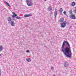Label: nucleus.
<instances>
[{"label": "nucleus", "instance_id": "25", "mask_svg": "<svg viewBox=\"0 0 76 76\" xmlns=\"http://www.w3.org/2000/svg\"><path fill=\"white\" fill-rule=\"evenodd\" d=\"M50 15H53V12L51 11L50 13Z\"/></svg>", "mask_w": 76, "mask_h": 76}, {"label": "nucleus", "instance_id": "29", "mask_svg": "<svg viewBox=\"0 0 76 76\" xmlns=\"http://www.w3.org/2000/svg\"><path fill=\"white\" fill-rule=\"evenodd\" d=\"M45 0V1H47V0Z\"/></svg>", "mask_w": 76, "mask_h": 76}, {"label": "nucleus", "instance_id": "12", "mask_svg": "<svg viewBox=\"0 0 76 76\" xmlns=\"http://www.w3.org/2000/svg\"><path fill=\"white\" fill-rule=\"evenodd\" d=\"M48 10H49V11H50V10H52V8H51V7H49L48 9Z\"/></svg>", "mask_w": 76, "mask_h": 76}, {"label": "nucleus", "instance_id": "26", "mask_svg": "<svg viewBox=\"0 0 76 76\" xmlns=\"http://www.w3.org/2000/svg\"><path fill=\"white\" fill-rule=\"evenodd\" d=\"M26 52H27V53H29V50H27L26 51Z\"/></svg>", "mask_w": 76, "mask_h": 76}, {"label": "nucleus", "instance_id": "20", "mask_svg": "<svg viewBox=\"0 0 76 76\" xmlns=\"http://www.w3.org/2000/svg\"><path fill=\"white\" fill-rule=\"evenodd\" d=\"M7 6H9V7H10V4H9V3H7Z\"/></svg>", "mask_w": 76, "mask_h": 76}, {"label": "nucleus", "instance_id": "11", "mask_svg": "<svg viewBox=\"0 0 76 76\" xmlns=\"http://www.w3.org/2000/svg\"><path fill=\"white\" fill-rule=\"evenodd\" d=\"M7 20L9 22H10L11 21V18H10V17H9L8 18Z\"/></svg>", "mask_w": 76, "mask_h": 76}, {"label": "nucleus", "instance_id": "19", "mask_svg": "<svg viewBox=\"0 0 76 76\" xmlns=\"http://www.w3.org/2000/svg\"><path fill=\"white\" fill-rule=\"evenodd\" d=\"M64 14V15H66V11H64L63 12Z\"/></svg>", "mask_w": 76, "mask_h": 76}, {"label": "nucleus", "instance_id": "2", "mask_svg": "<svg viewBox=\"0 0 76 76\" xmlns=\"http://www.w3.org/2000/svg\"><path fill=\"white\" fill-rule=\"evenodd\" d=\"M26 3L28 6H32V0H26Z\"/></svg>", "mask_w": 76, "mask_h": 76}, {"label": "nucleus", "instance_id": "13", "mask_svg": "<svg viewBox=\"0 0 76 76\" xmlns=\"http://www.w3.org/2000/svg\"><path fill=\"white\" fill-rule=\"evenodd\" d=\"M3 50V47L2 46H0V52L1 51Z\"/></svg>", "mask_w": 76, "mask_h": 76}, {"label": "nucleus", "instance_id": "5", "mask_svg": "<svg viewBox=\"0 0 76 76\" xmlns=\"http://www.w3.org/2000/svg\"><path fill=\"white\" fill-rule=\"evenodd\" d=\"M32 15L31 14H26L24 15V17L25 18H26L27 17H29V16H31Z\"/></svg>", "mask_w": 76, "mask_h": 76}, {"label": "nucleus", "instance_id": "30", "mask_svg": "<svg viewBox=\"0 0 76 76\" xmlns=\"http://www.w3.org/2000/svg\"><path fill=\"white\" fill-rule=\"evenodd\" d=\"M1 56V54H0V56Z\"/></svg>", "mask_w": 76, "mask_h": 76}, {"label": "nucleus", "instance_id": "18", "mask_svg": "<svg viewBox=\"0 0 76 76\" xmlns=\"http://www.w3.org/2000/svg\"><path fill=\"white\" fill-rule=\"evenodd\" d=\"M21 17H18V16H16V19H21V18H20Z\"/></svg>", "mask_w": 76, "mask_h": 76}, {"label": "nucleus", "instance_id": "21", "mask_svg": "<svg viewBox=\"0 0 76 76\" xmlns=\"http://www.w3.org/2000/svg\"><path fill=\"white\" fill-rule=\"evenodd\" d=\"M69 13H70V14H72V10H70Z\"/></svg>", "mask_w": 76, "mask_h": 76}, {"label": "nucleus", "instance_id": "7", "mask_svg": "<svg viewBox=\"0 0 76 76\" xmlns=\"http://www.w3.org/2000/svg\"><path fill=\"white\" fill-rule=\"evenodd\" d=\"M11 26H13L14 25H15V23L14 22V21H11Z\"/></svg>", "mask_w": 76, "mask_h": 76}, {"label": "nucleus", "instance_id": "6", "mask_svg": "<svg viewBox=\"0 0 76 76\" xmlns=\"http://www.w3.org/2000/svg\"><path fill=\"white\" fill-rule=\"evenodd\" d=\"M69 66V63L67 62H65L64 64V66L67 67Z\"/></svg>", "mask_w": 76, "mask_h": 76}, {"label": "nucleus", "instance_id": "27", "mask_svg": "<svg viewBox=\"0 0 76 76\" xmlns=\"http://www.w3.org/2000/svg\"><path fill=\"white\" fill-rule=\"evenodd\" d=\"M5 3H6V4H7V3H7V2H6V1H5Z\"/></svg>", "mask_w": 76, "mask_h": 76}, {"label": "nucleus", "instance_id": "23", "mask_svg": "<svg viewBox=\"0 0 76 76\" xmlns=\"http://www.w3.org/2000/svg\"><path fill=\"white\" fill-rule=\"evenodd\" d=\"M1 70L0 69V76H1Z\"/></svg>", "mask_w": 76, "mask_h": 76}, {"label": "nucleus", "instance_id": "16", "mask_svg": "<svg viewBox=\"0 0 76 76\" xmlns=\"http://www.w3.org/2000/svg\"><path fill=\"white\" fill-rule=\"evenodd\" d=\"M75 10H74V13H76V6L75 7Z\"/></svg>", "mask_w": 76, "mask_h": 76}, {"label": "nucleus", "instance_id": "17", "mask_svg": "<svg viewBox=\"0 0 76 76\" xmlns=\"http://www.w3.org/2000/svg\"><path fill=\"white\" fill-rule=\"evenodd\" d=\"M16 16H17V14H15V15H12V18H16Z\"/></svg>", "mask_w": 76, "mask_h": 76}, {"label": "nucleus", "instance_id": "10", "mask_svg": "<svg viewBox=\"0 0 76 76\" xmlns=\"http://www.w3.org/2000/svg\"><path fill=\"white\" fill-rule=\"evenodd\" d=\"M63 21H64V18H61L60 19V22H63Z\"/></svg>", "mask_w": 76, "mask_h": 76}, {"label": "nucleus", "instance_id": "8", "mask_svg": "<svg viewBox=\"0 0 76 76\" xmlns=\"http://www.w3.org/2000/svg\"><path fill=\"white\" fill-rule=\"evenodd\" d=\"M57 13V10L55 9V13H54L55 18H56Z\"/></svg>", "mask_w": 76, "mask_h": 76}, {"label": "nucleus", "instance_id": "14", "mask_svg": "<svg viewBox=\"0 0 76 76\" xmlns=\"http://www.w3.org/2000/svg\"><path fill=\"white\" fill-rule=\"evenodd\" d=\"M75 2H72L71 4V6H74L75 5Z\"/></svg>", "mask_w": 76, "mask_h": 76}, {"label": "nucleus", "instance_id": "1", "mask_svg": "<svg viewBox=\"0 0 76 76\" xmlns=\"http://www.w3.org/2000/svg\"><path fill=\"white\" fill-rule=\"evenodd\" d=\"M61 51L63 52L64 55L66 57L70 58L72 56V51L70 45L68 41H64L63 43L61 49Z\"/></svg>", "mask_w": 76, "mask_h": 76}, {"label": "nucleus", "instance_id": "28", "mask_svg": "<svg viewBox=\"0 0 76 76\" xmlns=\"http://www.w3.org/2000/svg\"><path fill=\"white\" fill-rule=\"evenodd\" d=\"M13 20H15V18H13Z\"/></svg>", "mask_w": 76, "mask_h": 76}, {"label": "nucleus", "instance_id": "31", "mask_svg": "<svg viewBox=\"0 0 76 76\" xmlns=\"http://www.w3.org/2000/svg\"><path fill=\"white\" fill-rule=\"evenodd\" d=\"M75 1H76V0H75Z\"/></svg>", "mask_w": 76, "mask_h": 76}, {"label": "nucleus", "instance_id": "4", "mask_svg": "<svg viewBox=\"0 0 76 76\" xmlns=\"http://www.w3.org/2000/svg\"><path fill=\"white\" fill-rule=\"evenodd\" d=\"M70 18L72 19H76V16L74 15H72L70 16Z\"/></svg>", "mask_w": 76, "mask_h": 76}, {"label": "nucleus", "instance_id": "3", "mask_svg": "<svg viewBox=\"0 0 76 76\" xmlns=\"http://www.w3.org/2000/svg\"><path fill=\"white\" fill-rule=\"evenodd\" d=\"M67 22L66 21H65L64 22H63L62 23L61 25V28H65L66 27V23Z\"/></svg>", "mask_w": 76, "mask_h": 76}, {"label": "nucleus", "instance_id": "24", "mask_svg": "<svg viewBox=\"0 0 76 76\" xmlns=\"http://www.w3.org/2000/svg\"><path fill=\"white\" fill-rule=\"evenodd\" d=\"M12 14H13L14 15H16V14H15V12H12Z\"/></svg>", "mask_w": 76, "mask_h": 76}, {"label": "nucleus", "instance_id": "22", "mask_svg": "<svg viewBox=\"0 0 76 76\" xmlns=\"http://www.w3.org/2000/svg\"><path fill=\"white\" fill-rule=\"evenodd\" d=\"M51 69H52V70L54 69V67H53V66H51Z\"/></svg>", "mask_w": 76, "mask_h": 76}, {"label": "nucleus", "instance_id": "9", "mask_svg": "<svg viewBox=\"0 0 76 76\" xmlns=\"http://www.w3.org/2000/svg\"><path fill=\"white\" fill-rule=\"evenodd\" d=\"M26 60L27 61L30 62V61H31V59H30V58H26Z\"/></svg>", "mask_w": 76, "mask_h": 76}, {"label": "nucleus", "instance_id": "15", "mask_svg": "<svg viewBox=\"0 0 76 76\" xmlns=\"http://www.w3.org/2000/svg\"><path fill=\"white\" fill-rule=\"evenodd\" d=\"M63 12V9L61 8L59 10V12L60 13H61Z\"/></svg>", "mask_w": 76, "mask_h": 76}]
</instances>
